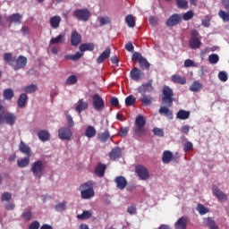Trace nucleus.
Segmentation results:
<instances>
[{
    "label": "nucleus",
    "mask_w": 229,
    "mask_h": 229,
    "mask_svg": "<svg viewBox=\"0 0 229 229\" xmlns=\"http://www.w3.org/2000/svg\"><path fill=\"white\" fill-rule=\"evenodd\" d=\"M173 103H174V91L169 86H164L161 94V106L158 110L160 115H164L170 120L174 119L172 108Z\"/></svg>",
    "instance_id": "f257e3e1"
},
{
    "label": "nucleus",
    "mask_w": 229,
    "mask_h": 229,
    "mask_svg": "<svg viewBox=\"0 0 229 229\" xmlns=\"http://www.w3.org/2000/svg\"><path fill=\"white\" fill-rule=\"evenodd\" d=\"M81 192V199H92L96 196L94 191V182L92 181H88L84 183H81L79 187Z\"/></svg>",
    "instance_id": "f03ea898"
},
{
    "label": "nucleus",
    "mask_w": 229,
    "mask_h": 229,
    "mask_svg": "<svg viewBox=\"0 0 229 229\" xmlns=\"http://www.w3.org/2000/svg\"><path fill=\"white\" fill-rule=\"evenodd\" d=\"M146 126V119L142 114H140L136 117L135 120V128L133 132L137 137H146L148 135V130L144 128Z\"/></svg>",
    "instance_id": "7ed1b4c3"
},
{
    "label": "nucleus",
    "mask_w": 229,
    "mask_h": 229,
    "mask_svg": "<svg viewBox=\"0 0 229 229\" xmlns=\"http://www.w3.org/2000/svg\"><path fill=\"white\" fill-rule=\"evenodd\" d=\"M17 121V116L13 113L4 114V106H0V126L2 124H9V126H13Z\"/></svg>",
    "instance_id": "20e7f679"
},
{
    "label": "nucleus",
    "mask_w": 229,
    "mask_h": 229,
    "mask_svg": "<svg viewBox=\"0 0 229 229\" xmlns=\"http://www.w3.org/2000/svg\"><path fill=\"white\" fill-rule=\"evenodd\" d=\"M44 163H42V160H37L34 163H32L30 166V171L35 176V178H38L40 180L42 178V174H44Z\"/></svg>",
    "instance_id": "39448f33"
},
{
    "label": "nucleus",
    "mask_w": 229,
    "mask_h": 229,
    "mask_svg": "<svg viewBox=\"0 0 229 229\" xmlns=\"http://www.w3.org/2000/svg\"><path fill=\"white\" fill-rule=\"evenodd\" d=\"M132 60H137L140 69H142L143 71H149V67H151V64H149V62H148V59H146V57L142 56V54L135 52L132 55Z\"/></svg>",
    "instance_id": "423d86ee"
},
{
    "label": "nucleus",
    "mask_w": 229,
    "mask_h": 229,
    "mask_svg": "<svg viewBox=\"0 0 229 229\" xmlns=\"http://www.w3.org/2000/svg\"><path fill=\"white\" fill-rule=\"evenodd\" d=\"M92 106L97 112H103L105 110V100L99 94L96 93L92 96Z\"/></svg>",
    "instance_id": "0eeeda50"
},
{
    "label": "nucleus",
    "mask_w": 229,
    "mask_h": 229,
    "mask_svg": "<svg viewBox=\"0 0 229 229\" xmlns=\"http://www.w3.org/2000/svg\"><path fill=\"white\" fill-rule=\"evenodd\" d=\"M90 11L89 9H78L73 12V16L78 21H82V22H87L90 19Z\"/></svg>",
    "instance_id": "6e6552de"
},
{
    "label": "nucleus",
    "mask_w": 229,
    "mask_h": 229,
    "mask_svg": "<svg viewBox=\"0 0 229 229\" xmlns=\"http://www.w3.org/2000/svg\"><path fill=\"white\" fill-rule=\"evenodd\" d=\"M137 90L139 94H141V96H146V94H151V92L155 90V88L153 87V80H150L148 82L141 84L140 87H138Z\"/></svg>",
    "instance_id": "1a4fd4ad"
},
{
    "label": "nucleus",
    "mask_w": 229,
    "mask_h": 229,
    "mask_svg": "<svg viewBox=\"0 0 229 229\" xmlns=\"http://www.w3.org/2000/svg\"><path fill=\"white\" fill-rule=\"evenodd\" d=\"M181 21H182V14L174 13L166 20L165 26L167 28H174V26H178V24H180Z\"/></svg>",
    "instance_id": "9d476101"
},
{
    "label": "nucleus",
    "mask_w": 229,
    "mask_h": 229,
    "mask_svg": "<svg viewBox=\"0 0 229 229\" xmlns=\"http://www.w3.org/2000/svg\"><path fill=\"white\" fill-rule=\"evenodd\" d=\"M135 173L139 176L140 180H148L149 178V171H148V168L144 165H136Z\"/></svg>",
    "instance_id": "9b49d317"
},
{
    "label": "nucleus",
    "mask_w": 229,
    "mask_h": 229,
    "mask_svg": "<svg viewBox=\"0 0 229 229\" xmlns=\"http://www.w3.org/2000/svg\"><path fill=\"white\" fill-rule=\"evenodd\" d=\"M162 162L163 164H169V162H174L175 164H178V162H180V158L174 157L171 150H165L163 152Z\"/></svg>",
    "instance_id": "f8f14e48"
},
{
    "label": "nucleus",
    "mask_w": 229,
    "mask_h": 229,
    "mask_svg": "<svg viewBox=\"0 0 229 229\" xmlns=\"http://www.w3.org/2000/svg\"><path fill=\"white\" fill-rule=\"evenodd\" d=\"M28 64V58L24 55H20L16 57V61L13 66V71H20V69H24Z\"/></svg>",
    "instance_id": "ddd939ff"
},
{
    "label": "nucleus",
    "mask_w": 229,
    "mask_h": 229,
    "mask_svg": "<svg viewBox=\"0 0 229 229\" xmlns=\"http://www.w3.org/2000/svg\"><path fill=\"white\" fill-rule=\"evenodd\" d=\"M58 136L61 140H71L72 131L70 128L63 127L58 131Z\"/></svg>",
    "instance_id": "4468645a"
},
{
    "label": "nucleus",
    "mask_w": 229,
    "mask_h": 229,
    "mask_svg": "<svg viewBox=\"0 0 229 229\" xmlns=\"http://www.w3.org/2000/svg\"><path fill=\"white\" fill-rule=\"evenodd\" d=\"M114 183L116 189H119L120 191H124L125 187L128 186V181L126 180V177L123 175L116 176L114 178Z\"/></svg>",
    "instance_id": "2eb2a0df"
},
{
    "label": "nucleus",
    "mask_w": 229,
    "mask_h": 229,
    "mask_svg": "<svg viewBox=\"0 0 229 229\" xmlns=\"http://www.w3.org/2000/svg\"><path fill=\"white\" fill-rule=\"evenodd\" d=\"M130 76L134 81H139L144 76V72L137 67H133L130 72Z\"/></svg>",
    "instance_id": "dca6fc26"
},
{
    "label": "nucleus",
    "mask_w": 229,
    "mask_h": 229,
    "mask_svg": "<svg viewBox=\"0 0 229 229\" xmlns=\"http://www.w3.org/2000/svg\"><path fill=\"white\" fill-rule=\"evenodd\" d=\"M108 157L111 160H119L123 157V150L121 148L115 147L109 152Z\"/></svg>",
    "instance_id": "f3484780"
},
{
    "label": "nucleus",
    "mask_w": 229,
    "mask_h": 229,
    "mask_svg": "<svg viewBox=\"0 0 229 229\" xmlns=\"http://www.w3.org/2000/svg\"><path fill=\"white\" fill-rule=\"evenodd\" d=\"M7 22H10L11 24H21L22 22V14L21 13H13L6 17Z\"/></svg>",
    "instance_id": "a211bd4d"
},
{
    "label": "nucleus",
    "mask_w": 229,
    "mask_h": 229,
    "mask_svg": "<svg viewBox=\"0 0 229 229\" xmlns=\"http://www.w3.org/2000/svg\"><path fill=\"white\" fill-rule=\"evenodd\" d=\"M71 44L73 47L80 46L81 44V34L77 30H73L71 35Z\"/></svg>",
    "instance_id": "6ab92c4d"
},
{
    "label": "nucleus",
    "mask_w": 229,
    "mask_h": 229,
    "mask_svg": "<svg viewBox=\"0 0 229 229\" xmlns=\"http://www.w3.org/2000/svg\"><path fill=\"white\" fill-rule=\"evenodd\" d=\"M4 61L5 64H8L11 67H13L15 62H17V56L13 55L12 53H4Z\"/></svg>",
    "instance_id": "aec40b11"
},
{
    "label": "nucleus",
    "mask_w": 229,
    "mask_h": 229,
    "mask_svg": "<svg viewBox=\"0 0 229 229\" xmlns=\"http://www.w3.org/2000/svg\"><path fill=\"white\" fill-rule=\"evenodd\" d=\"M88 108H89V102H85L83 98H81L78 100L75 110L79 114V115H81V112H83V110H87Z\"/></svg>",
    "instance_id": "412c9836"
},
{
    "label": "nucleus",
    "mask_w": 229,
    "mask_h": 229,
    "mask_svg": "<svg viewBox=\"0 0 229 229\" xmlns=\"http://www.w3.org/2000/svg\"><path fill=\"white\" fill-rule=\"evenodd\" d=\"M213 194H215L216 198H217L219 201H227L228 199V196L217 187L213 188Z\"/></svg>",
    "instance_id": "4be33fe9"
},
{
    "label": "nucleus",
    "mask_w": 229,
    "mask_h": 229,
    "mask_svg": "<svg viewBox=\"0 0 229 229\" xmlns=\"http://www.w3.org/2000/svg\"><path fill=\"white\" fill-rule=\"evenodd\" d=\"M19 151L26 157H31V148L24 141H21L19 144Z\"/></svg>",
    "instance_id": "5701e85b"
},
{
    "label": "nucleus",
    "mask_w": 229,
    "mask_h": 229,
    "mask_svg": "<svg viewBox=\"0 0 229 229\" xmlns=\"http://www.w3.org/2000/svg\"><path fill=\"white\" fill-rule=\"evenodd\" d=\"M110 47H107L106 50L97 58V64H103L105 60H108L110 58Z\"/></svg>",
    "instance_id": "b1692460"
},
{
    "label": "nucleus",
    "mask_w": 229,
    "mask_h": 229,
    "mask_svg": "<svg viewBox=\"0 0 229 229\" xmlns=\"http://www.w3.org/2000/svg\"><path fill=\"white\" fill-rule=\"evenodd\" d=\"M140 101L143 106H149L155 101V98L151 95H141Z\"/></svg>",
    "instance_id": "393cba45"
},
{
    "label": "nucleus",
    "mask_w": 229,
    "mask_h": 229,
    "mask_svg": "<svg viewBox=\"0 0 229 229\" xmlns=\"http://www.w3.org/2000/svg\"><path fill=\"white\" fill-rule=\"evenodd\" d=\"M171 80L173 83H177L178 85H185L187 83V79L179 74L172 75Z\"/></svg>",
    "instance_id": "a878e982"
},
{
    "label": "nucleus",
    "mask_w": 229,
    "mask_h": 229,
    "mask_svg": "<svg viewBox=\"0 0 229 229\" xmlns=\"http://www.w3.org/2000/svg\"><path fill=\"white\" fill-rule=\"evenodd\" d=\"M105 171H106V165L98 163L95 168V174H97V176L99 178H102V176H105Z\"/></svg>",
    "instance_id": "bb28decb"
},
{
    "label": "nucleus",
    "mask_w": 229,
    "mask_h": 229,
    "mask_svg": "<svg viewBox=\"0 0 229 229\" xmlns=\"http://www.w3.org/2000/svg\"><path fill=\"white\" fill-rule=\"evenodd\" d=\"M98 133V131H96V128L92 125H89L85 131V137L88 139H94Z\"/></svg>",
    "instance_id": "cd10ccee"
},
{
    "label": "nucleus",
    "mask_w": 229,
    "mask_h": 229,
    "mask_svg": "<svg viewBox=\"0 0 229 229\" xmlns=\"http://www.w3.org/2000/svg\"><path fill=\"white\" fill-rule=\"evenodd\" d=\"M65 43V33H61L55 38L50 39V45L55 44H64Z\"/></svg>",
    "instance_id": "c85d7f7f"
},
{
    "label": "nucleus",
    "mask_w": 229,
    "mask_h": 229,
    "mask_svg": "<svg viewBox=\"0 0 229 229\" xmlns=\"http://www.w3.org/2000/svg\"><path fill=\"white\" fill-rule=\"evenodd\" d=\"M28 103V95L26 93H21L17 100V106L19 108H24Z\"/></svg>",
    "instance_id": "c756f323"
},
{
    "label": "nucleus",
    "mask_w": 229,
    "mask_h": 229,
    "mask_svg": "<svg viewBox=\"0 0 229 229\" xmlns=\"http://www.w3.org/2000/svg\"><path fill=\"white\" fill-rule=\"evenodd\" d=\"M61 22H62V18L58 15H55L50 18V26L54 30L58 29L60 27Z\"/></svg>",
    "instance_id": "7c9ffc66"
},
{
    "label": "nucleus",
    "mask_w": 229,
    "mask_h": 229,
    "mask_svg": "<svg viewBox=\"0 0 229 229\" xmlns=\"http://www.w3.org/2000/svg\"><path fill=\"white\" fill-rule=\"evenodd\" d=\"M191 117V112L180 109L176 114V118L181 121H185Z\"/></svg>",
    "instance_id": "2f4dec72"
},
{
    "label": "nucleus",
    "mask_w": 229,
    "mask_h": 229,
    "mask_svg": "<svg viewBox=\"0 0 229 229\" xmlns=\"http://www.w3.org/2000/svg\"><path fill=\"white\" fill-rule=\"evenodd\" d=\"M38 137L42 142H47L51 139V134H49V131L42 130L38 132Z\"/></svg>",
    "instance_id": "473e14b6"
},
{
    "label": "nucleus",
    "mask_w": 229,
    "mask_h": 229,
    "mask_svg": "<svg viewBox=\"0 0 229 229\" xmlns=\"http://www.w3.org/2000/svg\"><path fill=\"white\" fill-rule=\"evenodd\" d=\"M204 225H206V226H208L209 229H219V226L216 225L213 217L204 218Z\"/></svg>",
    "instance_id": "72a5a7b5"
},
{
    "label": "nucleus",
    "mask_w": 229,
    "mask_h": 229,
    "mask_svg": "<svg viewBox=\"0 0 229 229\" xmlns=\"http://www.w3.org/2000/svg\"><path fill=\"white\" fill-rule=\"evenodd\" d=\"M3 96L5 101H12V99H13L15 97V93H13V89H5L4 90Z\"/></svg>",
    "instance_id": "f704fd0d"
},
{
    "label": "nucleus",
    "mask_w": 229,
    "mask_h": 229,
    "mask_svg": "<svg viewBox=\"0 0 229 229\" xmlns=\"http://www.w3.org/2000/svg\"><path fill=\"white\" fill-rule=\"evenodd\" d=\"M189 46L191 49H199L201 47V40L199 38H190Z\"/></svg>",
    "instance_id": "c9c22d12"
},
{
    "label": "nucleus",
    "mask_w": 229,
    "mask_h": 229,
    "mask_svg": "<svg viewBox=\"0 0 229 229\" xmlns=\"http://www.w3.org/2000/svg\"><path fill=\"white\" fill-rule=\"evenodd\" d=\"M202 89L203 84L198 81H193L192 84L190 86L191 92H199Z\"/></svg>",
    "instance_id": "e433bc0d"
},
{
    "label": "nucleus",
    "mask_w": 229,
    "mask_h": 229,
    "mask_svg": "<svg viewBox=\"0 0 229 229\" xmlns=\"http://www.w3.org/2000/svg\"><path fill=\"white\" fill-rule=\"evenodd\" d=\"M176 229H187V218L182 216L175 223Z\"/></svg>",
    "instance_id": "4c0bfd02"
},
{
    "label": "nucleus",
    "mask_w": 229,
    "mask_h": 229,
    "mask_svg": "<svg viewBox=\"0 0 229 229\" xmlns=\"http://www.w3.org/2000/svg\"><path fill=\"white\" fill-rule=\"evenodd\" d=\"M30 157H26L21 159L17 160V165L18 167H21V169H24V167H28L30 165Z\"/></svg>",
    "instance_id": "58836bf2"
},
{
    "label": "nucleus",
    "mask_w": 229,
    "mask_h": 229,
    "mask_svg": "<svg viewBox=\"0 0 229 229\" xmlns=\"http://www.w3.org/2000/svg\"><path fill=\"white\" fill-rule=\"evenodd\" d=\"M81 56H83V52H77L75 55H65L64 59L72 60V62H78Z\"/></svg>",
    "instance_id": "ea45409f"
},
{
    "label": "nucleus",
    "mask_w": 229,
    "mask_h": 229,
    "mask_svg": "<svg viewBox=\"0 0 229 229\" xmlns=\"http://www.w3.org/2000/svg\"><path fill=\"white\" fill-rule=\"evenodd\" d=\"M81 53H85V51H92L94 49V43H83L79 47Z\"/></svg>",
    "instance_id": "a19ab883"
},
{
    "label": "nucleus",
    "mask_w": 229,
    "mask_h": 229,
    "mask_svg": "<svg viewBox=\"0 0 229 229\" xmlns=\"http://www.w3.org/2000/svg\"><path fill=\"white\" fill-rule=\"evenodd\" d=\"M22 91L26 92V94H33V92H37V85L30 84L29 86H24Z\"/></svg>",
    "instance_id": "79ce46f5"
},
{
    "label": "nucleus",
    "mask_w": 229,
    "mask_h": 229,
    "mask_svg": "<svg viewBox=\"0 0 229 229\" xmlns=\"http://www.w3.org/2000/svg\"><path fill=\"white\" fill-rule=\"evenodd\" d=\"M125 22L129 28H135V18H133V15L128 14L125 17Z\"/></svg>",
    "instance_id": "37998d69"
},
{
    "label": "nucleus",
    "mask_w": 229,
    "mask_h": 229,
    "mask_svg": "<svg viewBox=\"0 0 229 229\" xmlns=\"http://www.w3.org/2000/svg\"><path fill=\"white\" fill-rule=\"evenodd\" d=\"M196 210L199 212V214H200V216H205V214H208V212H210L208 208L204 207L203 204H198Z\"/></svg>",
    "instance_id": "c03bdc74"
},
{
    "label": "nucleus",
    "mask_w": 229,
    "mask_h": 229,
    "mask_svg": "<svg viewBox=\"0 0 229 229\" xmlns=\"http://www.w3.org/2000/svg\"><path fill=\"white\" fill-rule=\"evenodd\" d=\"M92 217V213L89 210H84L82 214L77 215V219L85 220V219H90Z\"/></svg>",
    "instance_id": "a18cd8bd"
},
{
    "label": "nucleus",
    "mask_w": 229,
    "mask_h": 229,
    "mask_svg": "<svg viewBox=\"0 0 229 229\" xmlns=\"http://www.w3.org/2000/svg\"><path fill=\"white\" fill-rule=\"evenodd\" d=\"M78 83V77L76 75H70L66 81H65V85H76Z\"/></svg>",
    "instance_id": "49530a36"
},
{
    "label": "nucleus",
    "mask_w": 229,
    "mask_h": 229,
    "mask_svg": "<svg viewBox=\"0 0 229 229\" xmlns=\"http://www.w3.org/2000/svg\"><path fill=\"white\" fill-rule=\"evenodd\" d=\"M98 137L99 140H101V142H106V140H108V139H110V132L108 131H106L102 133H98Z\"/></svg>",
    "instance_id": "de8ad7c7"
},
{
    "label": "nucleus",
    "mask_w": 229,
    "mask_h": 229,
    "mask_svg": "<svg viewBox=\"0 0 229 229\" xmlns=\"http://www.w3.org/2000/svg\"><path fill=\"white\" fill-rule=\"evenodd\" d=\"M218 17H220V19H222V21H224V22H229V13L220 10L218 12Z\"/></svg>",
    "instance_id": "09e8293b"
},
{
    "label": "nucleus",
    "mask_w": 229,
    "mask_h": 229,
    "mask_svg": "<svg viewBox=\"0 0 229 229\" xmlns=\"http://www.w3.org/2000/svg\"><path fill=\"white\" fill-rule=\"evenodd\" d=\"M136 101H137V98H135L133 95H130L125 98V105L126 106H133Z\"/></svg>",
    "instance_id": "8fccbe9b"
},
{
    "label": "nucleus",
    "mask_w": 229,
    "mask_h": 229,
    "mask_svg": "<svg viewBox=\"0 0 229 229\" xmlns=\"http://www.w3.org/2000/svg\"><path fill=\"white\" fill-rule=\"evenodd\" d=\"M176 4L182 10H187L189 8V2L187 0H176Z\"/></svg>",
    "instance_id": "3c124183"
},
{
    "label": "nucleus",
    "mask_w": 229,
    "mask_h": 229,
    "mask_svg": "<svg viewBox=\"0 0 229 229\" xmlns=\"http://www.w3.org/2000/svg\"><path fill=\"white\" fill-rule=\"evenodd\" d=\"M56 212H64L67 208V202H60L55 206Z\"/></svg>",
    "instance_id": "603ef678"
},
{
    "label": "nucleus",
    "mask_w": 229,
    "mask_h": 229,
    "mask_svg": "<svg viewBox=\"0 0 229 229\" xmlns=\"http://www.w3.org/2000/svg\"><path fill=\"white\" fill-rule=\"evenodd\" d=\"M208 62L209 64H217V62H219V55H217V54L209 55Z\"/></svg>",
    "instance_id": "864d4df0"
},
{
    "label": "nucleus",
    "mask_w": 229,
    "mask_h": 229,
    "mask_svg": "<svg viewBox=\"0 0 229 229\" xmlns=\"http://www.w3.org/2000/svg\"><path fill=\"white\" fill-rule=\"evenodd\" d=\"M21 217L26 222L31 221V219H33V213H31V211H25L21 214Z\"/></svg>",
    "instance_id": "5fc2aeb1"
},
{
    "label": "nucleus",
    "mask_w": 229,
    "mask_h": 229,
    "mask_svg": "<svg viewBox=\"0 0 229 229\" xmlns=\"http://www.w3.org/2000/svg\"><path fill=\"white\" fill-rule=\"evenodd\" d=\"M192 17H194V12L188 11L182 15V19H183V21H191V19H192Z\"/></svg>",
    "instance_id": "6e6d98bb"
},
{
    "label": "nucleus",
    "mask_w": 229,
    "mask_h": 229,
    "mask_svg": "<svg viewBox=\"0 0 229 229\" xmlns=\"http://www.w3.org/2000/svg\"><path fill=\"white\" fill-rule=\"evenodd\" d=\"M12 199V193L5 191L1 195V201H10Z\"/></svg>",
    "instance_id": "4d7b16f0"
},
{
    "label": "nucleus",
    "mask_w": 229,
    "mask_h": 229,
    "mask_svg": "<svg viewBox=\"0 0 229 229\" xmlns=\"http://www.w3.org/2000/svg\"><path fill=\"white\" fill-rule=\"evenodd\" d=\"M183 149H184L185 153H189V151H192V149H194V146L192 145V142L187 141L184 144V148Z\"/></svg>",
    "instance_id": "13d9d810"
},
{
    "label": "nucleus",
    "mask_w": 229,
    "mask_h": 229,
    "mask_svg": "<svg viewBox=\"0 0 229 229\" xmlns=\"http://www.w3.org/2000/svg\"><path fill=\"white\" fill-rule=\"evenodd\" d=\"M218 78L220 81H228V74H226V72H219Z\"/></svg>",
    "instance_id": "bf43d9fd"
},
{
    "label": "nucleus",
    "mask_w": 229,
    "mask_h": 229,
    "mask_svg": "<svg viewBox=\"0 0 229 229\" xmlns=\"http://www.w3.org/2000/svg\"><path fill=\"white\" fill-rule=\"evenodd\" d=\"M110 22H111V20H110V17H108V16L101 17L99 19L100 26H105V24H110Z\"/></svg>",
    "instance_id": "052dcab7"
},
{
    "label": "nucleus",
    "mask_w": 229,
    "mask_h": 229,
    "mask_svg": "<svg viewBox=\"0 0 229 229\" xmlns=\"http://www.w3.org/2000/svg\"><path fill=\"white\" fill-rule=\"evenodd\" d=\"M153 133L156 135V137H164V130L160 128H154L153 129Z\"/></svg>",
    "instance_id": "680f3d73"
},
{
    "label": "nucleus",
    "mask_w": 229,
    "mask_h": 229,
    "mask_svg": "<svg viewBox=\"0 0 229 229\" xmlns=\"http://www.w3.org/2000/svg\"><path fill=\"white\" fill-rule=\"evenodd\" d=\"M128 131H130L128 127H121L119 131L120 137H126V135H128Z\"/></svg>",
    "instance_id": "e2e57ef3"
},
{
    "label": "nucleus",
    "mask_w": 229,
    "mask_h": 229,
    "mask_svg": "<svg viewBox=\"0 0 229 229\" xmlns=\"http://www.w3.org/2000/svg\"><path fill=\"white\" fill-rule=\"evenodd\" d=\"M40 228V222L39 221H33L30 225L29 229H38Z\"/></svg>",
    "instance_id": "0e129e2a"
},
{
    "label": "nucleus",
    "mask_w": 229,
    "mask_h": 229,
    "mask_svg": "<svg viewBox=\"0 0 229 229\" xmlns=\"http://www.w3.org/2000/svg\"><path fill=\"white\" fill-rule=\"evenodd\" d=\"M184 67H196V64L191 59H186L184 61Z\"/></svg>",
    "instance_id": "69168bd1"
},
{
    "label": "nucleus",
    "mask_w": 229,
    "mask_h": 229,
    "mask_svg": "<svg viewBox=\"0 0 229 229\" xmlns=\"http://www.w3.org/2000/svg\"><path fill=\"white\" fill-rule=\"evenodd\" d=\"M202 26H204V28L210 27V18L208 16L204 17V20L202 21Z\"/></svg>",
    "instance_id": "338daca9"
},
{
    "label": "nucleus",
    "mask_w": 229,
    "mask_h": 229,
    "mask_svg": "<svg viewBox=\"0 0 229 229\" xmlns=\"http://www.w3.org/2000/svg\"><path fill=\"white\" fill-rule=\"evenodd\" d=\"M110 103L112 106H119V98L115 97L111 98Z\"/></svg>",
    "instance_id": "774afa93"
}]
</instances>
